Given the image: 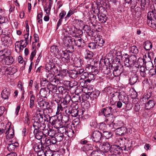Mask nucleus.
<instances>
[{"label":"nucleus","instance_id":"bb28decb","mask_svg":"<svg viewBox=\"0 0 156 156\" xmlns=\"http://www.w3.org/2000/svg\"><path fill=\"white\" fill-rule=\"evenodd\" d=\"M84 53L85 57L86 59H91L94 55V54L92 52L87 50H85Z\"/></svg>","mask_w":156,"mask_h":156},{"label":"nucleus","instance_id":"2eb2a0df","mask_svg":"<svg viewBox=\"0 0 156 156\" xmlns=\"http://www.w3.org/2000/svg\"><path fill=\"white\" fill-rule=\"evenodd\" d=\"M122 148H123V147H120L119 146L116 145H112L111 151L120 154L123 153V150Z\"/></svg>","mask_w":156,"mask_h":156},{"label":"nucleus","instance_id":"a18cd8bd","mask_svg":"<svg viewBox=\"0 0 156 156\" xmlns=\"http://www.w3.org/2000/svg\"><path fill=\"white\" fill-rule=\"evenodd\" d=\"M69 76L70 77L73 79L76 78L78 76L77 71L76 70L71 71L69 72Z\"/></svg>","mask_w":156,"mask_h":156},{"label":"nucleus","instance_id":"9d476101","mask_svg":"<svg viewBox=\"0 0 156 156\" xmlns=\"http://www.w3.org/2000/svg\"><path fill=\"white\" fill-rule=\"evenodd\" d=\"M34 122L33 124V126L34 128L39 129L40 130H44L46 127V124L44 123H41L38 121L35 120V118L34 117Z\"/></svg>","mask_w":156,"mask_h":156},{"label":"nucleus","instance_id":"c756f323","mask_svg":"<svg viewBox=\"0 0 156 156\" xmlns=\"http://www.w3.org/2000/svg\"><path fill=\"white\" fill-rule=\"evenodd\" d=\"M62 98L60 94H54L53 95V100L58 103H59Z\"/></svg>","mask_w":156,"mask_h":156},{"label":"nucleus","instance_id":"4c0bfd02","mask_svg":"<svg viewBox=\"0 0 156 156\" xmlns=\"http://www.w3.org/2000/svg\"><path fill=\"white\" fill-rule=\"evenodd\" d=\"M37 140H40L42 139L43 137L44 140L45 139V140H46L47 138L46 136H44V134L43 132L40 131L35 136Z\"/></svg>","mask_w":156,"mask_h":156},{"label":"nucleus","instance_id":"8fccbe9b","mask_svg":"<svg viewBox=\"0 0 156 156\" xmlns=\"http://www.w3.org/2000/svg\"><path fill=\"white\" fill-rule=\"evenodd\" d=\"M146 4V0H140V5L142 9V11H144L146 9H147V6H145Z\"/></svg>","mask_w":156,"mask_h":156},{"label":"nucleus","instance_id":"a878e982","mask_svg":"<svg viewBox=\"0 0 156 156\" xmlns=\"http://www.w3.org/2000/svg\"><path fill=\"white\" fill-rule=\"evenodd\" d=\"M100 94V92L98 90H95L92 92L90 94V98H93V99H96L98 97Z\"/></svg>","mask_w":156,"mask_h":156},{"label":"nucleus","instance_id":"aec40b11","mask_svg":"<svg viewBox=\"0 0 156 156\" xmlns=\"http://www.w3.org/2000/svg\"><path fill=\"white\" fill-rule=\"evenodd\" d=\"M111 147L110 144L107 142H104L101 146V149L104 152H108L110 150L111 151Z\"/></svg>","mask_w":156,"mask_h":156},{"label":"nucleus","instance_id":"39448f33","mask_svg":"<svg viewBox=\"0 0 156 156\" xmlns=\"http://www.w3.org/2000/svg\"><path fill=\"white\" fill-rule=\"evenodd\" d=\"M108 60L103 61L104 65H103L102 67V64H100L101 61L100 62L99 67L100 69L101 70L102 72L104 74L107 75L108 73H111V64H109V63L106 62H108Z\"/></svg>","mask_w":156,"mask_h":156},{"label":"nucleus","instance_id":"423d86ee","mask_svg":"<svg viewBox=\"0 0 156 156\" xmlns=\"http://www.w3.org/2000/svg\"><path fill=\"white\" fill-rule=\"evenodd\" d=\"M113 95H114V96H117L119 100H121L126 105H127L129 104V98L124 92H121L120 93L116 92Z\"/></svg>","mask_w":156,"mask_h":156},{"label":"nucleus","instance_id":"774afa93","mask_svg":"<svg viewBox=\"0 0 156 156\" xmlns=\"http://www.w3.org/2000/svg\"><path fill=\"white\" fill-rule=\"evenodd\" d=\"M83 34V32L81 30H79L76 31V32L75 34L76 37H80V36Z\"/></svg>","mask_w":156,"mask_h":156},{"label":"nucleus","instance_id":"7c9ffc66","mask_svg":"<svg viewBox=\"0 0 156 156\" xmlns=\"http://www.w3.org/2000/svg\"><path fill=\"white\" fill-rule=\"evenodd\" d=\"M83 40H73L74 44L78 47H81L84 45Z\"/></svg>","mask_w":156,"mask_h":156},{"label":"nucleus","instance_id":"0e129e2a","mask_svg":"<svg viewBox=\"0 0 156 156\" xmlns=\"http://www.w3.org/2000/svg\"><path fill=\"white\" fill-rule=\"evenodd\" d=\"M8 150L10 151H13L15 149V146L13 145V144H8L7 147Z\"/></svg>","mask_w":156,"mask_h":156},{"label":"nucleus","instance_id":"a19ab883","mask_svg":"<svg viewBox=\"0 0 156 156\" xmlns=\"http://www.w3.org/2000/svg\"><path fill=\"white\" fill-rule=\"evenodd\" d=\"M48 135L51 137V138L55 137L56 134V131L53 129H49L48 130H47Z\"/></svg>","mask_w":156,"mask_h":156},{"label":"nucleus","instance_id":"e433bc0d","mask_svg":"<svg viewBox=\"0 0 156 156\" xmlns=\"http://www.w3.org/2000/svg\"><path fill=\"white\" fill-rule=\"evenodd\" d=\"M62 99L64 101L65 103L69 106V102L71 100V98L70 95L68 94H66V96L64 98H63Z\"/></svg>","mask_w":156,"mask_h":156},{"label":"nucleus","instance_id":"49530a36","mask_svg":"<svg viewBox=\"0 0 156 156\" xmlns=\"http://www.w3.org/2000/svg\"><path fill=\"white\" fill-rule=\"evenodd\" d=\"M19 42L17 41L15 44V49L17 53H19L21 52L23 50L21 46L19 44Z\"/></svg>","mask_w":156,"mask_h":156},{"label":"nucleus","instance_id":"b1692460","mask_svg":"<svg viewBox=\"0 0 156 156\" xmlns=\"http://www.w3.org/2000/svg\"><path fill=\"white\" fill-rule=\"evenodd\" d=\"M66 110H65V113L66 114L63 115L61 119V121H63L65 123H67L69 120L72 119L70 115L68 113H66Z\"/></svg>","mask_w":156,"mask_h":156},{"label":"nucleus","instance_id":"09e8293b","mask_svg":"<svg viewBox=\"0 0 156 156\" xmlns=\"http://www.w3.org/2000/svg\"><path fill=\"white\" fill-rule=\"evenodd\" d=\"M50 51L52 53H55L57 52L58 54H59V52H60L59 51L58 47L55 45H53L51 47Z\"/></svg>","mask_w":156,"mask_h":156},{"label":"nucleus","instance_id":"4be33fe9","mask_svg":"<svg viewBox=\"0 0 156 156\" xmlns=\"http://www.w3.org/2000/svg\"><path fill=\"white\" fill-rule=\"evenodd\" d=\"M58 109H59L60 110H61V111L63 110L64 108L65 109L66 108H67L68 106L62 99L61 100L60 102L58 103Z\"/></svg>","mask_w":156,"mask_h":156},{"label":"nucleus","instance_id":"7ed1b4c3","mask_svg":"<svg viewBox=\"0 0 156 156\" xmlns=\"http://www.w3.org/2000/svg\"><path fill=\"white\" fill-rule=\"evenodd\" d=\"M137 58L135 55H131L129 57L126 58L124 60L125 66L130 67L136 64Z\"/></svg>","mask_w":156,"mask_h":156},{"label":"nucleus","instance_id":"3c124183","mask_svg":"<svg viewBox=\"0 0 156 156\" xmlns=\"http://www.w3.org/2000/svg\"><path fill=\"white\" fill-rule=\"evenodd\" d=\"M59 53L61 54L60 57H62V55H63L62 58H64L65 59H67V60H69V55L67 53V52H65V51H62V53L59 52Z\"/></svg>","mask_w":156,"mask_h":156},{"label":"nucleus","instance_id":"473e14b6","mask_svg":"<svg viewBox=\"0 0 156 156\" xmlns=\"http://www.w3.org/2000/svg\"><path fill=\"white\" fill-rule=\"evenodd\" d=\"M48 103L46 102L43 99L41 100L38 103V105L42 109H45L46 108V105Z\"/></svg>","mask_w":156,"mask_h":156},{"label":"nucleus","instance_id":"f3484780","mask_svg":"<svg viewBox=\"0 0 156 156\" xmlns=\"http://www.w3.org/2000/svg\"><path fill=\"white\" fill-rule=\"evenodd\" d=\"M43 116V114L39 113V114H37L34 116V117L35 118V120L38 121L41 123H44V122L46 121V118L47 115H44V116Z\"/></svg>","mask_w":156,"mask_h":156},{"label":"nucleus","instance_id":"69168bd1","mask_svg":"<svg viewBox=\"0 0 156 156\" xmlns=\"http://www.w3.org/2000/svg\"><path fill=\"white\" fill-rule=\"evenodd\" d=\"M74 13V11L70 10L69 11L66 16L65 17V20H68L69 17Z\"/></svg>","mask_w":156,"mask_h":156},{"label":"nucleus","instance_id":"c9c22d12","mask_svg":"<svg viewBox=\"0 0 156 156\" xmlns=\"http://www.w3.org/2000/svg\"><path fill=\"white\" fill-rule=\"evenodd\" d=\"M139 52V50L137 47L135 45L131 46L129 48V52H131L135 54H137Z\"/></svg>","mask_w":156,"mask_h":156},{"label":"nucleus","instance_id":"680f3d73","mask_svg":"<svg viewBox=\"0 0 156 156\" xmlns=\"http://www.w3.org/2000/svg\"><path fill=\"white\" fill-rule=\"evenodd\" d=\"M149 74L151 76H156V70L155 69H151L149 71Z\"/></svg>","mask_w":156,"mask_h":156},{"label":"nucleus","instance_id":"79ce46f5","mask_svg":"<svg viewBox=\"0 0 156 156\" xmlns=\"http://www.w3.org/2000/svg\"><path fill=\"white\" fill-rule=\"evenodd\" d=\"M139 68L141 76L143 77H145L146 76V73L144 67V66H140Z\"/></svg>","mask_w":156,"mask_h":156},{"label":"nucleus","instance_id":"dca6fc26","mask_svg":"<svg viewBox=\"0 0 156 156\" xmlns=\"http://www.w3.org/2000/svg\"><path fill=\"white\" fill-rule=\"evenodd\" d=\"M50 90L47 87L41 88L39 92V94L41 97L44 98H47L49 95Z\"/></svg>","mask_w":156,"mask_h":156},{"label":"nucleus","instance_id":"4d7b16f0","mask_svg":"<svg viewBox=\"0 0 156 156\" xmlns=\"http://www.w3.org/2000/svg\"><path fill=\"white\" fill-rule=\"evenodd\" d=\"M98 45L100 47H102L104 45L105 41L103 40H94Z\"/></svg>","mask_w":156,"mask_h":156},{"label":"nucleus","instance_id":"de8ad7c7","mask_svg":"<svg viewBox=\"0 0 156 156\" xmlns=\"http://www.w3.org/2000/svg\"><path fill=\"white\" fill-rule=\"evenodd\" d=\"M58 90L59 93H60L62 94H66V93H68L67 90L63 87H59L58 88Z\"/></svg>","mask_w":156,"mask_h":156},{"label":"nucleus","instance_id":"338daca9","mask_svg":"<svg viewBox=\"0 0 156 156\" xmlns=\"http://www.w3.org/2000/svg\"><path fill=\"white\" fill-rule=\"evenodd\" d=\"M3 53L4 54V56H5L4 57H6V56H8V55H10L11 54V52L10 51L7 49H5L3 50Z\"/></svg>","mask_w":156,"mask_h":156},{"label":"nucleus","instance_id":"412c9836","mask_svg":"<svg viewBox=\"0 0 156 156\" xmlns=\"http://www.w3.org/2000/svg\"><path fill=\"white\" fill-rule=\"evenodd\" d=\"M4 58L3 61L5 62V64L6 65L11 64L14 62V59L11 56L8 55Z\"/></svg>","mask_w":156,"mask_h":156},{"label":"nucleus","instance_id":"2f4dec72","mask_svg":"<svg viewBox=\"0 0 156 156\" xmlns=\"http://www.w3.org/2000/svg\"><path fill=\"white\" fill-rule=\"evenodd\" d=\"M140 66H139L137 62L134 65L132 66L131 68V71L133 73H136L139 69Z\"/></svg>","mask_w":156,"mask_h":156},{"label":"nucleus","instance_id":"393cba45","mask_svg":"<svg viewBox=\"0 0 156 156\" xmlns=\"http://www.w3.org/2000/svg\"><path fill=\"white\" fill-rule=\"evenodd\" d=\"M138 76L136 74H135L130 78L129 80V83L131 85L134 84L138 80Z\"/></svg>","mask_w":156,"mask_h":156},{"label":"nucleus","instance_id":"c85d7f7f","mask_svg":"<svg viewBox=\"0 0 156 156\" xmlns=\"http://www.w3.org/2000/svg\"><path fill=\"white\" fill-rule=\"evenodd\" d=\"M73 23L75 26L78 27H82L84 25L83 22L81 20L74 19L73 21Z\"/></svg>","mask_w":156,"mask_h":156},{"label":"nucleus","instance_id":"f03ea898","mask_svg":"<svg viewBox=\"0 0 156 156\" xmlns=\"http://www.w3.org/2000/svg\"><path fill=\"white\" fill-rule=\"evenodd\" d=\"M96 5L98 11V16L99 20L101 23H104L107 21V17H106L105 13H103L100 10V9H103V12H106V11H105V8L101 6H100L99 9H98V5L97 4Z\"/></svg>","mask_w":156,"mask_h":156},{"label":"nucleus","instance_id":"f8f14e48","mask_svg":"<svg viewBox=\"0 0 156 156\" xmlns=\"http://www.w3.org/2000/svg\"><path fill=\"white\" fill-rule=\"evenodd\" d=\"M114 109L111 107H107L101 109V113L105 117H107L112 114L111 113L114 112Z\"/></svg>","mask_w":156,"mask_h":156},{"label":"nucleus","instance_id":"6ab92c4d","mask_svg":"<svg viewBox=\"0 0 156 156\" xmlns=\"http://www.w3.org/2000/svg\"><path fill=\"white\" fill-rule=\"evenodd\" d=\"M60 74H58L56 76H55L53 79L50 81V82L51 83H52V84L55 85L56 84H58L61 83V78H60V77H59Z\"/></svg>","mask_w":156,"mask_h":156},{"label":"nucleus","instance_id":"20e7f679","mask_svg":"<svg viewBox=\"0 0 156 156\" xmlns=\"http://www.w3.org/2000/svg\"><path fill=\"white\" fill-rule=\"evenodd\" d=\"M116 127L115 130L116 134L120 136H124L126 134L130 133L131 129L129 128H127L126 127L123 126L119 128Z\"/></svg>","mask_w":156,"mask_h":156},{"label":"nucleus","instance_id":"c03bdc74","mask_svg":"<svg viewBox=\"0 0 156 156\" xmlns=\"http://www.w3.org/2000/svg\"><path fill=\"white\" fill-rule=\"evenodd\" d=\"M35 99V96L33 94H32L30 98V108H32L34 106V101Z\"/></svg>","mask_w":156,"mask_h":156},{"label":"nucleus","instance_id":"1a4fd4ad","mask_svg":"<svg viewBox=\"0 0 156 156\" xmlns=\"http://www.w3.org/2000/svg\"><path fill=\"white\" fill-rule=\"evenodd\" d=\"M107 118L106 119V121H107L110 127L112 128L116 129V127L117 126V124L114 123L115 117L112 114H111L106 117Z\"/></svg>","mask_w":156,"mask_h":156},{"label":"nucleus","instance_id":"72a5a7b5","mask_svg":"<svg viewBox=\"0 0 156 156\" xmlns=\"http://www.w3.org/2000/svg\"><path fill=\"white\" fill-rule=\"evenodd\" d=\"M51 83L48 80L45 78H43L41 81V84L42 86H46L48 87L49 85H50Z\"/></svg>","mask_w":156,"mask_h":156},{"label":"nucleus","instance_id":"13d9d810","mask_svg":"<svg viewBox=\"0 0 156 156\" xmlns=\"http://www.w3.org/2000/svg\"><path fill=\"white\" fill-rule=\"evenodd\" d=\"M84 79V78H81L80 80V85L82 87H86L87 84V80H85Z\"/></svg>","mask_w":156,"mask_h":156},{"label":"nucleus","instance_id":"5fc2aeb1","mask_svg":"<svg viewBox=\"0 0 156 156\" xmlns=\"http://www.w3.org/2000/svg\"><path fill=\"white\" fill-rule=\"evenodd\" d=\"M102 137L104 136L106 139H108L112 136V134L111 132L108 131H104L103 132V134H102Z\"/></svg>","mask_w":156,"mask_h":156},{"label":"nucleus","instance_id":"052dcab7","mask_svg":"<svg viewBox=\"0 0 156 156\" xmlns=\"http://www.w3.org/2000/svg\"><path fill=\"white\" fill-rule=\"evenodd\" d=\"M82 28L83 29L84 31H86L87 33L90 32V25H83V26L82 27Z\"/></svg>","mask_w":156,"mask_h":156},{"label":"nucleus","instance_id":"6e6d98bb","mask_svg":"<svg viewBox=\"0 0 156 156\" xmlns=\"http://www.w3.org/2000/svg\"><path fill=\"white\" fill-rule=\"evenodd\" d=\"M68 40V46H67V48L68 49L70 48V50L71 48H72V49H74V48L73 47L74 43H73V40Z\"/></svg>","mask_w":156,"mask_h":156},{"label":"nucleus","instance_id":"ddd939ff","mask_svg":"<svg viewBox=\"0 0 156 156\" xmlns=\"http://www.w3.org/2000/svg\"><path fill=\"white\" fill-rule=\"evenodd\" d=\"M66 113H68L70 115L72 119L73 117H76L78 116V109L76 108H69L68 109L66 110Z\"/></svg>","mask_w":156,"mask_h":156},{"label":"nucleus","instance_id":"cd10ccee","mask_svg":"<svg viewBox=\"0 0 156 156\" xmlns=\"http://www.w3.org/2000/svg\"><path fill=\"white\" fill-rule=\"evenodd\" d=\"M144 45V49L147 51L150 50L152 47V44L149 41H147L145 42Z\"/></svg>","mask_w":156,"mask_h":156},{"label":"nucleus","instance_id":"a211bd4d","mask_svg":"<svg viewBox=\"0 0 156 156\" xmlns=\"http://www.w3.org/2000/svg\"><path fill=\"white\" fill-rule=\"evenodd\" d=\"M10 94V89L5 88L3 89L1 93L2 97L4 99H8Z\"/></svg>","mask_w":156,"mask_h":156},{"label":"nucleus","instance_id":"e2e57ef3","mask_svg":"<svg viewBox=\"0 0 156 156\" xmlns=\"http://www.w3.org/2000/svg\"><path fill=\"white\" fill-rule=\"evenodd\" d=\"M58 133L61 134H62L64 135V133L66 132V128L65 127H63L62 126L58 128Z\"/></svg>","mask_w":156,"mask_h":156},{"label":"nucleus","instance_id":"5701e85b","mask_svg":"<svg viewBox=\"0 0 156 156\" xmlns=\"http://www.w3.org/2000/svg\"><path fill=\"white\" fill-rule=\"evenodd\" d=\"M155 105L154 101L152 100L149 99L146 103L145 108L147 110L153 108Z\"/></svg>","mask_w":156,"mask_h":156},{"label":"nucleus","instance_id":"9b49d317","mask_svg":"<svg viewBox=\"0 0 156 156\" xmlns=\"http://www.w3.org/2000/svg\"><path fill=\"white\" fill-rule=\"evenodd\" d=\"M93 149L92 145L91 144H87L84 145L83 147H81L80 150L81 151L86 153L87 155H90V154L93 150Z\"/></svg>","mask_w":156,"mask_h":156},{"label":"nucleus","instance_id":"603ef678","mask_svg":"<svg viewBox=\"0 0 156 156\" xmlns=\"http://www.w3.org/2000/svg\"><path fill=\"white\" fill-rule=\"evenodd\" d=\"M27 40H21L19 42V44L21 46L23 49L26 46L27 43Z\"/></svg>","mask_w":156,"mask_h":156},{"label":"nucleus","instance_id":"f257e3e1","mask_svg":"<svg viewBox=\"0 0 156 156\" xmlns=\"http://www.w3.org/2000/svg\"><path fill=\"white\" fill-rule=\"evenodd\" d=\"M147 18V25L153 28L156 29V15H154V13L148 12Z\"/></svg>","mask_w":156,"mask_h":156},{"label":"nucleus","instance_id":"0eeeda50","mask_svg":"<svg viewBox=\"0 0 156 156\" xmlns=\"http://www.w3.org/2000/svg\"><path fill=\"white\" fill-rule=\"evenodd\" d=\"M102 136V134L101 132L99 131L95 130L93 132L91 138L94 142H100Z\"/></svg>","mask_w":156,"mask_h":156},{"label":"nucleus","instance_id":"864d4df0","mask_svg":"<svg viewBox=\"0 0 156 156\" xmlns=\"http://www.w3.org/2000/svg\"><path fill=\"white\" fill-rule=\"evenodd\" d=\"M81 105L83 108L84 109H87L90 107V104L89 101H86L82 102L81 103Z\"/></svg>","mask_w":156,"mask_h":156},{"label":"nucleus","instance_id":"6e6552de","mask_svg":"<svg viewBox=\"0 0 156 156\" xmlns=\"http://www.w3.org/2000/svg\"><path fill=\"white\" fill-rule=\"evenodd\" d=\"M49 121L51 124L56 129L60 127L62 125L61 121L58 118H56L54 117H49Z\"/></svg>","mask_w":156,"mask_h":156},{"label":"nucleus","instance_id":"bf43d9fd","mask_svg":"<svg viewBox=\"0 0 156 156\" xmlns=\"http://www.w3.org/2000/svg\"><path fill=\"white\" fill-rule=\"evenodd\" d=\"M68 40H62V42H61V44L60 42H58L60 45H61L62 46H63L64 47H67L68 45Z\"/></svg>","mask_w":156,"mask_h":156},{"label":"nucleus","instance_id":"37998d69","mask_svg":"<svg viewBox=\"0 0 156 156\" xmlns=\"http://www.w3.org/2000/svg\"><path fill=\"white\" fill-rule=\"evenodd\" d=\"M56 135L55 137V138L57 141L60 142L63 139L64 135L62 134L58 133L56 134Z\"/></svg>","mask_w":156,"mask_h":156},{"label":"nucleus","instance_id":"ea45409f","mask_svg":"<svg viewBox=\"0 0 156 156\" xmlns=\"http://www.w3.org/2000/svg\"><path fill=\"white\" fill-rule=\"evenodd\" d=\"M48 89L50 91H51L53 93H55L57 92V87L55 86V85L51 84V83L48 86Z\"/></svg>","mask_w":156,"mask_h":156},{"label":"nucleus","instance_id":"58836bf2","mask_svg":"<svg viewBox=\"0 0 156 156\" xmlns=\"http://www.w3.org/2000/svg\"><path fill=\"white\" fill-rule=\"evenodd\" d=\"M151 92H150L149 93V94H148V96H149L147 97L146 96L143 97L140 99V101L141 102H143V104H145L146 105V103L148 100H149L150 97L151 96Z\"/></svg>","mask_w":156,"mask_h":156},{"label":"nucleus","instance_id":"4468645a","mask_svg":"<svg viewBox=\"0 0 156 156\" xmlns=\"http://www.w3.org/2000/svg\"><path fill=\"white\" fill-rule=\"evenodd\" d=\"M82 78L87 79V81L89 83L94 80L95 79L94 75L90 73V72H89V73L88 72L84 73L82 75Z\"/></svg>","mask_w":156,"mask_h":156},{"label":"nucleus","instance_id":"f704fd0d","mask_svg":"<svg viewBox=\"0 0 156 156\" xmlns=\"http://www.w3.org/2000/svg\"><path fill=\"white\" fill-rule=\"evenodd\" d=\"M8 22V20L6 17L2 16L0 15V25L3 24L4 26L7 24Z\"/></svg>","mask_w":156,"mask_h":156}]
</instances>
